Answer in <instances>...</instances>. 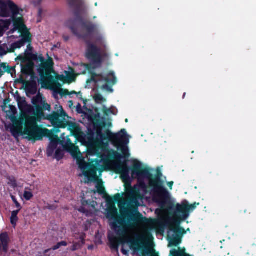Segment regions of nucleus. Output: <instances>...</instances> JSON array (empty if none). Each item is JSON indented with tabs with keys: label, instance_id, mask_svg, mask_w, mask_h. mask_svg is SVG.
<instances>
[{
	"label": "nucleus",
	"instance_id": "36",
	"mask_svg": "<svg viewBox=\"0 0 256 256\" xmlns=\"http://www.w3.org/2000/svg\"><path fill=\"white\" fill-rule=\"evenodd\" d=\"M6 48L7 44H6L0 45V56L6 55L8 53Z\"/></svg>",
	"mask_w": 256,
	"mask_h": 256
},
{
	"label": "nucleus",
	"instance_id": "54",
	"mask_svg": "<svg viewBox=\"0 0 256 256\" xmlns=\"http://www.w3.org/2000/svg\"><path fill=\"white\" fill-rule=\"evenodd\" d=\"M61 95H70V92L68 90H64L63 92L60 93Z\"/></svg>",
	"mask_w": 256,
	"mask_h": 256
},
{
	"label": "nucleus",
	"instance_id": "58",
	"mask_svg": "<svg viewBox=\"0 0 256 256\" xmlns=\"http://www.w3.org/2000/svg\"><path fill=\"white\" fill-rule=\"evenodd\" d=\"M174 182H172H172H168V184H167L168 186L170 188V190H172V186H173V185H174Z\"/></svg>",
	"mask_w": 256,
	"mask_h": 256
},
{
	"label": "nucleus",
	"instance_id": "25",
	"mask_svg": "<svg viewBox=\"0 0 256 256\" xmlns=\"http://www.w3.org/2000/svg\"><path fill=\"white\" fill-rule=\"evenodd\" d=\"M21 72L24 75H30L33 72L34 63L33 62H28L25 64H20Z\"/></svg>",
	"mask_w": 256,
	"mask_h": 256
},
{
	"label": "nucleus",
	"instance_id": "32",
	"mask_svg": "<svg viewBox=\"0 0 256 256\" xmlns=\"http://www.w3.org/2000/svg\"><path fill=\"white\" fill-rule=\"evenodd\" d=\"M24 53L26 54L28 62H33L34 60L37 61L38 59V56L37 54H33L32 52H30L28 51H25Z\"/></svg>",
	"mask_w": 256,
	"mask_h": 256
},
{
	"label": "nucleus",
	"instance_id": "19",
	"mask_svg": "<svg viewBox=\"0 0 256 256\" xmlns=\"http://www.w3.org/2000/svg\"><path fill=\"white\" fill-rule=\"evenodd\" d=\"M54 62L50 58L47 60H45L42 64H40L39 68V72L42 76L44 74L46 76H50L53 71Z\"/></svg>",
	"mask_w": 256,
	"mask_h": 256
},
{
	"label": "nucleus",
	"instance_id": "37",
	"mask_svg": "<svg viewBox=\"0 0 256 256\" xmlns=\"http://www.w3.org/2000/svg\"><path fill=\"white\" fill-rule=\"evenodd\" d=\"M20 61L21 62V64L28 62L27 58L26 56L25 53L24 55L20 54L16 58V61Z\"/></svg>",
	"mask_w": 256,
	"mask_h": 256
},
{
	"label": "nucleus",
	"instance_id": "56",
	"mask_svg": "<svg viewBox=\"0 0 256 256\" xmlns=\"http://www.w3.org/2000/svg\"><path fill=\"white\" fill-rule=\"evenodd\" d=\"M117 78L114 72H113V86L117 83Z\"/></svg>",
	"mask_w": 256,
	"mask_h": 256
},
{
	"label": "nucleus",
	"instance_id": "14",
	"mask_svg": "<svg viewBox=\"0 0 256 256\" xmlns=\"http://www.w3.org/2000/svg\"><path fill=\"white\" fill-rule=\"evenodd\" d=\"M200 205L199 202H194L190 204L186 200L182 204H177L174 210L175 216L176 220H185L190 214V212L194 210L197 206Z\"/></svg>",
	"mask_w": 256,
	"mask_h": 256
},
{
	"label": "nucleus",
	"instance_id": "10",
	"mask_svg": "<svg viewBox=\"0 0 256 256\" xmlns=\"http://www.w3.org/2000/svg\"><path fill=\"white\" fill-rule=\"evenodd\" d=\"M32 103L35 107L36 112L34 113V116L38 119L48 120V116L44 113V110L50 112L51 106L48 104L46 100L42 96V94L38 92L37 95L32 99Z\"/></svg>",
	"mask_w": 256,
	"mask_h": 256
},
{
	"label": "nucleus",
	"instance_id": "43",
	"mask_svg": "<svg viewBox=\"0 0 256 256\" xmlns=\"http://www.w3.org/2000/svg\"><path fill=\"white\" fill-rule=\"evenodd\" d=\"M26 111L28 114H34V112H36V110H34L33 106H31L30 105H28L26 109Z\"/></svg>",
	"mask_w": 256,
	"mask_h": 256
},
{
	"label": "nucleus",
	"instance_id": "44",
	"mask_svg": "<svg viewBox=\"0 0 256 256\" xmlns=\"http://www.w3.org/2000/svg\"><path fill=\"white\" fill-rule=\"evenodd\" d=\"M94 99L96 102H98L102 101L104 98L101 94H96V96H94Z\"/></svg>",
	"mask_w": 256,
	"mask_h": 256
},
{
	"label": "nucleus",
	"instance_id": "59",
	"mask_svg": "<svg viewBox=\"0 0 256 256\" xmlns=\"http://www.w3.org/2000/svg\"><path fill=\"white\" fill-rule=\"evenodd\" d=\"M8 108H10V110H11L12 111V112L14 114L16 112V108L13 106L9 105V107Z\"/></svg>",
	"mask_w": 256,
	"mask_h": 256
},
{
	"label": "nucleus",
	"instance_id": "49",
	"mask_svg": "<svg viewBox=\"0 0 256 256\" xmlns=\"http://www.w3.org/2000/svg\"><path fill=\"white\" fill-rule=\"evenodd\" d=\"M18 80V82L23 84L24 87L25 85L28 82V80H26L22 78H20Z\"/></svg>",
	"mask_w": 256,
	"mask_h": 256
},
{
	"label": "nucleus",
	"instance_id": "60",
	"mask_svg": "<svg viewBox=\"0 0 256 256\" xmlns=\"http://www.w3.org/2000/svg\"><path fill=\"white\" fill-rule=\"evenodd\" d=\"M60 244V246H66L68 245V243L65 241H62L60 242H59Z\"/></svg>",
	"mask_w": 256,
	"mask_h": 256
},
{
	"label": "nucleus",
	"instance_id": "45",
	"mask_svg": "<svg viewBox=\"0 0 256 256\" xmlns=\"http://www.w3.org/2000/svg\"><path fill=\"white\" fill-rule=\"evenodd\" d=\"M104 88L106 89L108 91L112 92V86L106 84L102 86Z\"/></svg>",
	"mask_w": 256,
	"mask_h": 256
},
{
	"label": "nucleus",
	"instance_id": "34",
	"mask_svg": "<svg viewBox=\"0 0 256 256\" xmlns=\"http://www.w3.org/2000/svg\"><path fill=\"white\" fill-rule=\"evenodd\" d=\"M107 161L108 169L112 171V149H110L108 151Z\"/></svg>",
	"mask_w": 256,
	"mask_h": 256
},
{
	"label": "nucleus",
	"instance_id": "33",
	"mask_svg": "<svg viewBox=\"0 0 256 256\" xmlns=\"http://www.w3.org/2000/svg\"><path fill=\"white\" fill-rule=\"evenodd\" d=\"M104 234L102 232L98 230L95 235L94 243L96 245H100L102 244V238Z\"/></svg>",
	"mask_w": 256,
	"mask_h": 256
},
{
	"label": "nucleus",
	"instance_id": "18",
	"mask_svg": "<svg viewBox=\"0 0 256 256\" xmlns=\"http://www.w3.org/2000/svg\"><path fill=\"white\" fill-rule=\"evenodd\" d=\"M82 206L78 209V211L88 216L90 212L91 209H94L97 205V202L93 200H86L84 194L81 196Z\"/></svg>",
	"mask_w": 256,
	"mask_h": 256
},
{
	"label": "nucleus",
	"instance_id": "15",
	"mask_svg": "<svg viewBox=\"0 0 256 256\" xmlns=\"http://www.w3.org/2000/svg\"><path fill=\"white\" fill-rule=\"evenodd\" d=\"M20 10L22 12V10L19 8L12 1L8 0L7 2H4L0 0V16L8 18L14 15H18Z\"/></svg>",
	"mask_w": 256,
	"mask_h": 256
},
{
	"label": "nucleus",
	"instance_id": "38",
	"mask_svg": "<svg viewBox=\"0 0 256 256\" xmlns=\"http://www.w3.org/2000/svg\"><path fill=\"white\" fill-rule=\"evenodd\" d=\"M108 246L112 250V231L109 230L108 234Z\"/></svg>",
	"mask_w": 256,
	"mask_h": 256
},
{
	"label": "nucleus",
	"instance_id": "40",
	"mask_svg": "<svg viewBox=\"0 0 256 256\" xmlns=\"http://www.w3.org/2000/svg\"><path fill=\"white\" fill-rule=\"evenodd\" d=\"M33 196V194L31 192L26 190L24 192V197L26 200H30Z\"/></svg>",
	"mask_w": 256,
	"mask_h": 256
},
{
	"label": "nucleus",
	"instance_id": "16",
	"mask_svg": "<svg viewBox=\"0 0 256 256\" xmlns=\"http://www.w3.org/2000/svg\"><path fill=\"white\" fill-rule=\"evenodd\" d=\"M86 58L91 62L90 64L101 66L102 62V57L100 48L94 44L88 43L86 52Z\"/></svg>",
	"mask_w": 256,
	"mask_h": 256
},
{
	"label": "nucleus",
	"instance_id": "9",
	"mask_svg": "<svg viewBox=\"0 0 256 256\" xmlns=\"http://www.w3.org/2000/svg\"><path fill=\"white\" fill-rule=\"evenodd\" d=\"M108 146V140L102 138L99 134L98 137L96 136L93 142H92L88 146L87 154L89 156H97L100 159H92L90 162H89L88 163H91L94 161L98 160L100 162L98 163V164L96 165V166L97 168H100V166H102L100 165L102 162H104L106 160L105 156L100 153L99 152V150L104 146Z\"/></svg>",
	"mask_w": 256,
	"mask_h": 256
},
{
	"label": "nucleus",
	"instance_id": "39",
	"mask_svg": "<svg viewBox=\"0 0 256 256\" xmlns=\"http://www.w3.org/2000/svg\"><path fill=\"white\" fill-rule=\"evenodd\" d=\"M8 180H9L8 184H10L12 188H16L18 186L17 182L14 177H10Z\"/></svg>",
	"mask_w": 256,
	"mask_h": 256
},
{
	"label": "nucleus",
	"instance_id": "26",
	"mask_svg": "<svg viewBox=\"0 0 256 256\" xmlns=\"http://www.w3.org/2000/svg\"><path fill=\"white\" fill-rule=\"evenodd\" d=\"M85 237L86 234H83L80 236V241L76 242H74L73 245L70 248V250L72 252L76 251L78 249L81 248L85 244Z\"/></svg>",
	"mask_w": 256,
	"mask_h": 256
},
{
	"label": "nucleus",
	"instance_id": "13",
	"mask_svg": "<svg viewBox=\"0 0 256 256\" xmlns=\"http://www.w3.org/2000/svg\"><path fill=\"white\" fill-rule=\"evenodd\" d=\"M18 16H12L10 20L13 22L14 28L10 30V33L14 34L16 30H18L22 38L25 36L28 40L32 41V35L24 22L22 16L20 14V17H18Z\"/></svg>",
	"mask_w": 256,
	"mask_h": 256
},
{
	"label": "nucleus",
	"instance_id": "28",
	"mask_svg": "<svg viewBox=\"0 0 256 256\" xmlns=\"http://www.w3.org/2000/svg\"><path fill=\"white\" fill-rule=\"evenodd\" d=\"M20 210H13L12 212L11 216L10 218V222L14 227H15L16 225V223L18 220V214Z\"/></svg>",
	"mask_w": 256,
	"mask_h": 256
},
{
	"label": "nucleus",
	"instance_id": "42",
	"mask_svg": "<svg viewBox=\"0 0 256 256\" xmlns=\"http://www.w3.org/2000/svg\"><path fill=\"white\" fill-rule=\"evenodd\" d=\"M60 247V242L57 243V244L55 246H54L52 248L46 250L44 251V254H46L49 251H50L51 250H56L58 249Z\"/></svg>",
	"mask_w": 256,
	"mask_h": 256
},
{
	"label": "nucleus",
	"instance_id": "20",
	"mask_svg": "<svg viewBox=\"0 0 256 256\" xmlns=\"http://www.w3.org/2000/svg\"><path fill=\"white\" fill-rule=\"evenodd\" d=\"M80 66L85 68L82 74H86V71H88L90 74L91 80L92 81H96V78L97 76V74L95 72L94 70L96 68L100 67L101 66L93 64H86L84 63H81Z\"/></svg>",
	"mask_w": 256,
	"mask_h": 256
},
{
	"label": "nucleus",
	"instance_id": "24",
	"mask_svg": "<svg viewBox=\"0 0 256 256\" xmlns=\"http://www.w3.org/2000/svg\"><path fill=\"white\" fill-rule=\"evenodd\" d=\"M44 136L48 137L51 143H57L58 144L60 142V140L56 134L58 132H56L53 128V131L50 130L47 128H44Z\"/></svg>",
	"mask_w": 256,
	"mask_h": 256
},
{
	"label": "nucleus",
	"instance_id": "46",
	"mask_svg": "<svg viewBox=\"0 0 256 256\" xmlns=\"http://www.w3.org/2000/svg\"><path fill=\"white\" fill-rule=\"evenodd\" d=\"M46 208L50 210H55L57 208V206L54 204H48Z\"/></svg>",
	"mask_w": 256,
	"mask_h": 256
},
{
	"label": "nucleus",
	"instance_id": "63",
	"mask_svg": "<svg viewBox=\"0 0 256 256\" xmlns=\"http://www.w3.org/2000/svg\"><path fill=\"white\" fill-rule=\"evenodd\" d=\"M107 111H108L109 112L112 113V106L110 107L108 110L104 111V112L106 115H108Z\"/></svg>",
	"mask_w": 256,
	"mask_h": 256
},
{
	"label": "nucleus",
	"instance_id": "8",
	"mask_svg": "<svg viewBox=\"0 0 256 256\" xmlns=\"http://www.w3.org/2000/svg\"><path fill=\"white\" fill-rule=\"evenodd\" d=\"M41 120L34 116H25L24 135L26 136V138L29 140H40L44 136V128L38 126L36 123L37 121Z\"/></svg>",
	"mask_w": 256,
	"mask_h": 256
},
{
	"label": "nucleus",
	"instance_id": "31",
	"mask_svg": "<svg viewBox=\"0 0 256 256\" xmlns=\"http://www.w3.org/2000/svg\"><path fill=\"white\" fill-rule=\"evenodd\" d=\"M58 144L57 143H50L46 150V154L48 156H50L53 154Z\"/></svg>",
	"mask_w": 256,
	"mask_h": 256
},
{
	"label": "nucleus",
	"instance_id": "62",
	"mask_svg": "<svg viewBox=\"0 0 256 256\" xmlns=\"http://www.w3.org/2000/svg\"><path fill=\"white\" fill-rule=\"evenodd\" d=\"M94 248V244H90V245L88 246V250H93Z\"/></svg>",
	"mask_w": 256,
	"mask_h": 256
},
{
	"label": "nucleus",
	"instance_id": "27",
	"mask_svg": "<svg viewBox=\"0 0 256 256\" xmlns=\"http://www.w3.org/2000/svg\"><path fill=\"white\" fill-rule=\"evenodd\" d=\"M11 23V20H0V36H2L5 31L8 29Z\"/></svg>",
	"mask_w": 256,
	"mask_h": 256
},
{
	"label": "nucleus",
	"instance_id": "6",
	"mask_svg": "<svg viewBox=\"0 0 256 256\" xmlns=\"http://www.w3.org/2000/svg\"><path fill=\"white\" fill-rule=\"evenodd\" d=\"M154 238L152 234L147 232L144 234H136L134 238H132L130 236H124L122 240L123 243L127 244L129 245L130 250L134 252H138L142 250V256H158V254L155 252L154 250H144V244L146 242L152 240ZM170 256H192L186 252L184 248H178V250L172 249L170 251Z\"/></svg>",
	"mask_w": 256,
	"mask_h": 256
},
{
	"label": "nucleus",
	"instance_id": "51",
	"mask_svg": "<svg viewBox=\"0 0 256 256\" xmlns=\"http://www.w3.org/2000/svg\"><path fill=\"white\" fill-rule=\"evenodd\" d=\"M28 44L27 46V48L26 51L32 52V51L33 50V48L32 47V46L31 45V42H28Z\"/></svg>",
	"mask_w": 256,
	"mask_h": 256
},
{
	"label": "nucleus",
	"instance_id": "12",
	"mask_svg": "<svg viewBox=\"0 0 256 256\" xmlns=\"http://www.w3.org/2000/svg\"><path fill=\"white\" fill-rule=\"evenodd\" d=\"M91 120L96 132V136L98 137L100 133L102 138L112 143V132L107 129L104 133L102 132V129L106 128L107 126V124L104 118H100L99 114H98L92 116Z\"/></svg>",
	"mask_w": 256,
	"mask_h": 256
},
{
	"label": "nucleus",
	"instance_id": "1",
	"mask_svg": "<svg viewBox=\"0 0 256 256\" xmlns=\"http://www.w3.org/2000/svg\"><path fill=\"white\" fill-rule=\"evenodd\" d=\"M131 136L126 129L122 128L117 132H113V172L120 175V178L126 186H131L132 180L130 176L128 159L130 156L128 144Z\"/></svg>",
	"mask_w": 256,
	"mask_h": 256
},
{
	"label": "nucleus",
	"instance_id": "48",
	"mask_svg": "<svg viewBox=\"0 0 256 256\" xmlns=\"http://www.w3.org/2000/svg\"><path fill=\"white\" fill-rule=\"evenodd\" d=\"M10 100L8 99H6L4 100V106H2V110L6 112H9L10 110H6V104L8 103V102H10Z\"/></svg>",
	"mask_w": 256,
	"mask_h": 256
},
{
	"label": "nucleus",
	"instance_id": "47",
	"mask_svg": "<svg viewBox=\"0 0 256 256\" xmlns=\"http://www.w3.org/2000/svg\"><path fill=\"white\" fill-rule=\"evenodd\" d=\"M76 96H77L78 98L82 100L84 102V104H86V103L87 102V100H84L82 98V94L80 92H77Z\"/></svg>",
	"mask_w": 256,
	"mask_h": 256
},
{
	"label": "nucleus",
	"instance_id": "11",
	"mask_svg": "<svg viewBox=\"0 0 256 256\" xmlns=\"http://www.w3.org/2000/svg\"><path fill=\"white\" fill-rule=\"evenodd\" d=\"M180 221L173 220L172 222H166V224L170 231H172L176 235L168 236L170 244L172 246H177L182 242V236L186 233L185 230L180 226Z\"/></svg>",
	"mask_w": 256,
	"mask_h": 256
},
{
	"label": "nucleus",
	"instance_id": "22",
	"mask_svg": "<svg viewBox=\"0 0 256 256\" xmlns=\"http://www.w3.org/2000/svg\"><path fill=\"white\" fill-rule=\"evenodd\" d=\"M24 89L27 95L35 94L38 90V85L36 82L34 80H28L24 87Z\"/></svg>",
	"mask_w": 256,
	"mask_h": 256
},
{
	"label": "nucleus",
	"instance_id": "29",
	"mask_svg": "<svg viewBox=\"0 0 256 256\" xmlns=\"http://www.w3.org/2000/svg\"><path fill=\"white\" fill-rule=\"evenodd\" d=\"M10 66L6 62H2L0 64V78H1L5 72L10 74Z\"/></svg>",
	"mask_w": 256,
	"mask_h": 256
},
{
	"label": "nucleus",
	"instance_id": "3",
	"mask_svg": "<svg viewBox=\"0 0 256 256\" xmlns=\"http://www.w3.org/2000/svg\"><path fill=\"white\" fill-rule=\"evenodd\" d=\"M100 162L94 161L91 163H86L82 161L79 164V167L82 172L85 178L84 183L94 182L96 184V190H93L94 193H98L106 200V208L104 209L106 216L108 220V224L110 228L112 230V196H109L104 186V182L101 178H99L97 175L98 171L100 174L102 172V169L97 168L96 165L98 164Z\"/></svg>",
	"mask_w": 256,
	"mask_h": 256
},
{
	"label": "nucleus",
	"instance_id": "57",
	"mask_svg": "<svg viewBox=\"0 0 256 256\" xmlns=\"http://www.w3.org/2000/svg\"><path fill=\"white\" fill-rule=\"evenodd\" d=\"M140 186L142 188H145V189L146 188H147L146 184L144 182H140Z\"/></svg>",
	"mask_w": 256,
	"mask_h": 256
},
{
	"label": "nucleus",
	"instance_id": "2",
	"mask_svg": "<svg viewBox=\"0 0 256 256\" xmlns=\"http://www.w3.org/2000/svg\"><path fill=\"white\" fill-rule=\"evenodd\" d=\"M131 164L130 171L131 170L132 177L146 178L148 180L149 186L152 188L153 201L160 208H164L170 198V194L164 186V182L161 179L162 176V172L158 170L154 176L150 172V170L144 167L142 164L137 159H132Z\"/></svg>",
	"mask_w": 256,
	"mask_h": 256
},
{
	"label": "nucleus",
	"instance_id": "17",
	"mask_svg": "<svg viewBox=\"0 0 256 256\" xmlns=\"http://www.w3.org/2000/svg\"><path fill=\"white\" fill-rule=\"evenodd\" d=\"M13 124L10 127V131L12 135L16 138L20 135H24V126H25V117L17 118L14 116L12 118Z\"/></svg>",
	"mask_w": 256,
	"mask_h": 256
},
{
	"label": "nucleus",
	"instance_id": "23",
	"mask_svg": "<svg viewBox=\"0 0 256 256\" xmlns=\"http://www.w3.org/2000/svg\"><path fill=\"white\" fill-rule=\"evenodd\" d=\"M0 242L2 245V250L6 253L8 249V244L10 242L8 232H4L0 234Z\"/></svg>",
	"mask_w": 256,
	"mask_h": 256
},
{
	"label": "nucleus",
	"instance_id": "4",
	"mask_svg": "<svg viewBox=\"0 0 256 256\" xmlns=\"http://www.w3.org/2000/svg\"><path fill=\"white\" fill-rule=\"evenodd\" d=\"M68 2L70 8H75L74 14L76 19L68 20L66 22V26L78 38L87 40L88 36L96 32L97 26L92 22L83 19L82 15L87 12L84 0H68Z\"/></svg>",
	"mask_w": 256,
	"mask_h": 256
},
{
	"label": "nucleus",
	"instance_id": "61",
	"mask_svg": "<svg viewBox=\"0 0 256 256\" xmlns=\"http://www.w3.org/2000/svg\"><path fill=\"white\" fill-rule=\"evenodd\" d=\"M118 110L117 108L113 106V115H116L118 114Z\"/></svg>",
	"mask_w": 256,
	"mask_h": 256
},
{
	"label": "nucleus",
	"instance_id": "41",
	"mask_svg": "<svg viewBox=\"0 0 256 256\" xmlns=\"http://www.w3.org/2000/svg\"><path fill=\"white\" fill-rule=\"evenodd\" d=\"M10 197H11L12 200L13 202L15 204L16 206L18 208V210H21L22 208V207L20 204L18 202L16 198L13 195H11Z\"/></svg>",
	"mask_w": 256,
	"mask_h": 256
},
{
	"label": "nucleus",
	"instance_id": "55",
	"mask_svg": "<svg viewBox=\"0 0 256 256\" xmlns=\"http://www.w3.org/2000/svg\"><path fill=\"white\" fill-rule=\"evenodd\" d=\"M76 110H77L78 112L80 114L82 112L80 104H78V105L77 106Z\"/></svg>",
	"mask_w": 256,
	"mask_h": 256
},
{
	"label": "nucleus",
	"instance_id": "64",
	"mask_svg": "<svg viewBox=\"0 0 256 256\" xmlns=\"http://www.w3.org/2000/svg\"><path fill=\"white\" fill-rule=\"evenodd\" d=\"M64 78H65V77L64 76L62 75V76H60L58 80L61 81H63Z\"/></svg>",
	"mask_w": 256,
	"mask_h": 256
},
{
	"label": "nucleus",
	"instance_id": "30",
	"mask_svg": "<svg viewBox=\"0 0 256 256\" xmlns=\"http://www.w3.org/2000/svg\"><path fill=\"white\" fill-rule=\"evenodd\" d=\"M66 146L68 148L69 150L72 153H77L79 152V148L78 146H76L71 141L70 138H68L66 142Z\"/></svg>",
	"mask_w": 256,
	"mask_h": 256
},
{
	"label": "nucleus",
	"instance_id": "52",
	"mask_svg": "<svg viewBox=\"0 0 256 256\" xmlns=\"http://www.w3.org/2000/svg\"><path fill=\"white\" fill-rule=\"evenodd\" d=\"M10 74L12 76V73L14 72L16 74V66H10Z\"/></svg>",
	"mask_w": 256,
	"mask_h": 256
},
{
	"label": "nucleus",
	"instance_id": "35",
	"mask_svg": "<svg viewBox=\"0 0 256 256\" xmlns=\"http://www.w3.org/2000/svg\"><path fill=\"white\" fill-rule=\"evenodd\" d=\"M64 156V153L62 149L60 148H58L56 150L54 154V158L58 160H60L63 158Z\"/></svg>",
	"mask_w": 256,
	"mask_h": 256
},
{
	"label": "nucleus",
	"instance_id": "53",
	"mask_svg": "<svg viewBox=\"0 0 256 256\" xmlns=\"http://www.w3.org/2000/svg\"><path fill=\"white\" fill-rule=\"evenodd\" d=\"M37 60L40 61L41 64L45 61L44 58L42 56V55H40L38 56V59Z\"/></svg>",
	"mask_w": 256,
	"mask_h": 256
},
{
	"label": "nucleus",
	"instance_id": "50",
	"mask_svg": "<svg viewBox=\"0 0 256 256\" xmlns=\"http://www.w3.org/2000/svg\"><path fill=\"white\" fill-rule=\"evenodd\" d=\"M121 252L124 255L126 256L128 254L129 250H128L125 249L124 248V245L122 247Z\"/></svg>",
	"mask_w": 256,
	"mask_h": 256
},
{
	"label": "nucleus",
	"instance_id": "21",
	"mask_svg": "<svg viewBox=\"0 0 256 256\" xmlns=\"http://www.w3.org/2000/svg\"><path fill=\"white\" fill-rule=\"evenodd\" d=\"M26 42H32V41L28 40V39L24 36V38H22L20 40L12 44L10 48H8L7 46V50L8 52H14L17 48H20L24 46Z\"/></svg>",
	"mask_w": 256,
	"mask_h": 256
},
{
	"label": "nucleus",
	"instance_id": "5",
	"mask_svg": "<svg viewBox=\"0 0 256 256\" xmlns=\"http://www.w3.org/2000/svg\"><path fill=\"white\" fill-rule=\"evenodd\" d=\"M114 202H118L120 214L118 223L120 226L126 228H132L148 222V219L144 217L142 214L136 208H128L126 206V201L123 199L120 194L113 196V216L117 212V209Z\"/></svg>",
	"mask_w": 256,
	"mask_h": 256
},
{
	"label": "nucleus",
	"instance_id": "7",
	"mask_svg": "<svg viewBox=\"0 0 256 256\" xmlns=\"http://www.w3.org/2000/svg\"><path fill=\"white\" fill-rule=\"evenodd\" d=\"M58 108L60 109L57 111H54L51 114H50L48 118L54 126L55 132H59L60 128H64L68 126V130H70L73 135L79 134L81 132L79 125L75 122L66 121V117L68 116V115L66 112L64 111L62 106H59Z\"/></svg>",
	"mask_w": 256,
	"mask_h": 256
}]
</instances>
